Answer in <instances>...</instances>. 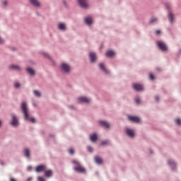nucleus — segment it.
<instances>
[{
    "label": "nucleus",
    "mask_w": 181,
    "mask_h": 181,
    "mask_svg": "<svg viewBox=\"0 0 181 181\" xmlns=\"http://www.w3.org/2000/svg\"><path fill=\"white\" fill-rule=\"evenodd\" d=\"M33 105H34L35 107H36V104L33 103Z\"/></svg>",
    "instance_id": "nucleus-45"
},
{
    "label": "nucleus",
    "mask_w": 181,
    "mask_h": 181,
    "mask_svg": "<svg viewBox=\"0 0 181 181\" xmlns=\"http://www.w3.org/2000/svg\"><path fill=\"white\" fill-rule=\"evenodd\" d=\"M89 58H90L91 63H94L97 59V55L94 52H90Z\"/></svg>",
    "instance_id": "nucleus-10"
},
{
    "label": "nucleus",
    "mask_w": 181,
    "mask_h": 181,
    "mask_svg": "<svg viewBox=\"0 0 181 181\" xmlns=\"http://www.w3.org/2000/svg\"><path fill=\"white\" fill-rule=\"evenodd\" d=\"M30 4L34 6H40V3L37 0H30Z\"/></svg>",
    "instance_id": "nucleus-20"
},
{
    "label": "nucleus",
    "mask_w": 181,
    "mask_h": 181,
    "mask_svg": "<svg viewBox=\"0 0 181 181\" xmlns=\"http://www.w3.org/2000/svg\"><path fill=\"white\" fill-rule=\"evenodd\" d=\"M168 20L170 23H173V21H175V15L172 13V11L168 12Z\"/></svg>",
    "instance_id": "nucleus-14"
},
{
    "label": "nucleus",
    "mask_w": 181,
    "mask_h": 181,
    "mask_svg": "<svg viewBox=\"0 0 181 181\" xmlns=\"http://www.w3.org/2000/svg\"><path fill=\"white\" fill-rule=\"evenodd\" d=\"M108 144V141H104L101 142V145H107Z\"/></svg>",
    "instance_id": "nucleus-35"
},
{
    "label": "nucleus",
    "mask_w": 181,
    "mask_h": 181,
    "mask_svg": "<svg viewBox=\"0 0 181 181\" xmlns=\"http://www.w3.org/2000/svg\"><path fill=\"white\" fill-rule=\"evenodd\" d=\"M90 139L91 141V142H95V141H97V139H98L97 134H90Z\"/></svg>",
    "instance_id": "nucleus-17"
},
{
    "label": "nucleus",
    "mask_w": 181,
    "mask_h": 181,
    "mask_svg": "<svg viewBox=\"0 0 181 181\" xmlns=\"http://www.w3.org/2000/svg\"><path fill=\"white\" fill-rule=\"evenodd\" d=\"M26 70L28 74H30V76H35V70H33V69L27 68Z\"/></svg>",
    "instance_id": "nucleus-22"
},
{
    "label": "nucleus",
    "mask_w": 181,
    "mask_h": 181,
    "mask_svg": "<svg viewBox=\"0 0 181 181\" xmlns=\"http://www.w3.org/2000/svg\"><path fill=\"white\" fill-rule=\"evenodd\" d=\"M10 181H16V180L15 178L11 177L10 178Z\"/></svg>",
    "instance_id": "nucleus-40"
},
{
    "label": "nucleus",
    "mask_w": 181,
    "mask_h": 181,
    "mask_svg": "<svg viewBox=\"0 0 181 181\" xmlns=\"http://www.w3.org/2000/svg\"><path fill=\"white\" fill-rule=\"evenodd\" d=\"M149 78L150 80H155V76H153V74H151L149 75Z\"/></svg>",
    "instance_id": "nucleus-32"
},
{
    "label": "nucleus",
    "mask_w": 181,
    "mask_h": 181,
    "mask_svg": "<svg viewBox=\"0 0 181 181\" xmlns=\"http://www.w3.org/2000/svg\"><path fill=\"white\" fill-rule=\"evenodd\" d=\"M10 69H13L14 70H21V66L18 65H11Z\"/></svg>",
    "instance_id": "nucleus-25"
},
{
    "label": "nucleus",
    "mask_w": 181,
    "mask_h": 181,
    "mask_svg": "<svg viewBox=\"0 0 181 181\" xmlns=\"http://www.w3.org/2000/svg\"><path fill=\"white\" fill-rule=\"evenodd\" d=\"M84 22L86 25H91V23H93V18H91L90 16H88V17H86L84 18Z\"/></svg>",
    "instance_id": "nucleus-13"
},
{
    "label": "nucleus",
    "mask_w": 181,
    "mask_h": 181,
    "mask_svg": "<svg viewBox=\"0 0 181 181\" xmlns=\"http://www.w3.org/2000/svg\"><path fill=\"white\" fill-rule=\"evenodd\" d=\"M58 28L60 29V30H66V24L60 23L58 24Z\"/></svg>",
    "instance_id": "nucleus-21"
},
{
    "label": "nucleus",
    "mask_w": 181,
    "mask_h": 181,
    "mask_svg": "<svg viewBox=\"0 0 181 181\" xmlns=\"http://www.w3.org/2000/svg\"><path fill=\"white\" fill-rule=\"evenodd\" d=\"M30 180H32V177H29L27 179V181H30Z\"/></svg>",
    "instance_id": "nucleus-42"
},
{
    "label": "nucleus",
    "mask_w": 181,
    "mask_h": 181,
    "mask_svg": "<svg viewBox=\"0 0 181 181\" xmlns=\"http://www.w3.org/2000/svg\"><path fill=\"white\" fill-rule=\"evenodd\" d=\"M157 45L158 46L159 49H160V50H162L163 52H166V50H168V47L166 46L165 42H163L162 41H158L157 42Z\"/></svg>",
    "instance_id": "nucleus-5"
},
{
    "label": "nucleus",
    "mask_w": 181,
    "mask_h": 181,
    "mask_svg": "<svg viewBox=\"0 0 181 181\" xmlns=\"http://www.w3.org/2000/svg\"><path fill=\"white\" fill-rule=\"evenodd\" d=\"M37 180H38V181H46V180H45V178H43V177H37Z\"/></svg>",
    "instance_id": "nucleus-33"
},
{
    "label": "nucleus",
    "mask_w": 181,
    "mask_h": 181,
    "mask_svg": "<svg viewBox=\"0 0 181 181\" xmlns=\"http://www.w3.org/2000/svg\"><path fill=\"white\" fill-rule=\"evenodd\" d=\"M14 87L15 88H19V87H21V84L19 83H16L14 84Z\"/></svg>",
    "instance_id": "nucleus-31"
},
{
    "label": "nucleus",
    "mask_w": 181,
    "mask_h": 181,
    "mask_svg": "<svg viewBox=\"0 0 181 181\" xmlns=\"http://www.w3.org/2000/svg\"><path fill=\"white\" fill-rule=\"evenodd\" d=\"M33 93L35 97H40L41 95L40 92H39L38 90H33Z\"/></svg>",
    "instance_id": "nucleus-27"
},
{
    "label": "nucleus",
    "mask_w": 181,
    "mask_h": 181,
    "mask_svg": "<svg viewBox=\"0 0 181 181\" xmlns=\"http://www.w3.org/2000/svg\"><path fill=\"white\" fill-rule=\"evenodd\" d=\"M128 118H129V121H132V122H136V124L141 122V119L138 117L129 116Z\"/></svg>",
    "instance_id": "nucleus-8"
},
{
    "label": "nucleus",
    "mask_w": 181,
    "mask_h": 181,
    "mask_svg": "<svg viewBox=\"0 0 181 181\" xmlns=\"http://www.w3.org/2000/svg\"><path fill=\"white\" fill-rule=\"evenodd\" d=\"M62 70L64 71V73H69L70 71V66L66 63H62L61 65Z\"/></svg>",
    "instance_id": "nucleus-6"
},
{
    "label": "nucleus",
    "mask_w": 181,
    "mask_h": 181,
    "mask_svg": "<svg viewBox=\"0 0 181 181\" xmlns=\"http://www.w3.org/2000/svg\"><path fill=\"white\" fill-rule=\"evenodd\" d=\"M87 149H88V152H93V148H91V146H88Z\"/></svg>",
    "instance_id": "nucleus-36"
},
{
    "label": "nucleus",
    "mask_w": 181,
    "mask_h": 181,
    "mask_svg": "<svg viewBox=\"0 0 181 181\" xmlns=\"http://www.w3.org/2000/svg\"><path fill=\"white\" fill-rule=\"evenodd\" d=\"M21 110L23 114L24 115L25 119L27 121H30V122L34 124V122H35V117H30L29 116V110H28V106L25 102H23L21 104Z\"/></svg>",
    "instance_id": "nucleus-1"
},
{
    "label": "nucleus",
    "mask_w": 181,
    "mask_h": 181,
    "mask_svg": "<svg viewBox=\"0 0 181 181\" xmlns=\"http://www.w3.org/2000/svg\"><path fill=\"white\" fill-rule=\"evenodd\" d=\"M78 4L81 8L83 9H87L88 8V4H87V0H78Z\"/></svg>",
    "instance_id": "nucleus-4"
},
{
    "label": "nucleus",
    "mask_w": 181,
    "mask_h": 181,
    "mask_svg": "<svg viewBox=\"0 0 181 181\" xmlns=\"http://www.w3.org/2000/svg\"><path fill=\"white\" fill-rule=\"evenodd\" d=\"M165 8H167V9H170V4L169 3L165 4Z\"/></svg>",
    "instance_id": "nucleus-34"
},
{
    "label": "nucleus",
    "mask_w": 181,
    "mask_h": 181,
    "mask_svg": "<svg viewBox=\"0 0 181 181\" xmlns=\"http://www.w3.org/2000/svg\"><path fill=\"white\" fill-rule=\"evenodd\" d=\"M135 102L137 104H139L141 103V99L139 98V97H137V98H135Z\"/></svg>",
    "instance_id": "nucleus-29"
},
{
    "label": "nucleus",
    "mask_w": 181,
    "mask_h": 181,
    "mask_svg": "<svg viewBox=\"0 0 181 181\" xmlns=\"http://www.w3.org/2000/svg\"><path fill=\"white\" fill-rule=\"evenodd\" d=\"M126 134L129 136L130 138H134L135 133H134V130L131 129H126Z\"/></svg>",
    "instance_id": "nucleus-12"
},
{
    "label": "nucleus",
    "mask_w": 181,
    "mask_h": 181,
    "mask_svg": "<svg viewBox=\"0 0 181 181\" xmlns=\"http://www.w3.org/2000/svg\"><path fill=\"white\" fill-rule=\"evenodd\" d=\"M7 4H8V1H3V5L6 6Z\"/></svg>",
    "instance_id": "nucleus-38"
},
{
    "label": "nucleus",
    "mask_w": 181,
    "mask_h": 181,
    "mask_svg": "<svg viewBox=\"0 0 181 181\" xmlns=\"http://www.w3.org/2000/svg\"><path fill=\"white\" fill-rule=\"evenodd\" d=\"M24 155L26 156V158H29L30 156V152L29 151V149H24Z\"/></svg>",
    "instance_id": "nucleus-24"
},
{
    "label": "nucleus",
    "mask_w": 181,
    "mask_h": 181,
    "mask_svg": "<svg viewBox=\"0 0 181 181\" xmlns=\"http://www.w3.org/2000/svg\"><path fill=\"white\" fill-rule=\"evenodd\" d=\"M4 43V40H2V38L0 37V44Z\"/></svg>",
    "instance_id": "nucleus-41"
},
{
    "label": "nucleus",
    "mask_w": 181,
    "mask_h": 181,
    "mask_svg": "<svg viewBox=\"0 0 181 181\" xmlns=\"http://www.w3.org/2000/svg\"><path fill=\"white\" fill-rule=\"evenodd\" d=\"M69 153H70L71 155H74V149L70 148L69 150Z\"/></svg>",
    "instance_id": "nucleus-30"
},
{
    "label": "nucleus",
    "mask_w": 181,
    "mask_h": 181,
    "mask_svg": "<svg viewBox=\"0 0 181 181\" xmlns=\"http://www.w3.org/2000/svg\"><path fill=\"white\" fill-rule=\"evenodd\" d=\"M156 35H160V30H156Z\"/></svg>",
    "instance_id": "nucleus-37"
},
{
    "label": "nucleus",
    "mask_w": 181,
    "mask_h": 181,
    "mask_svg": "<svg viewBox=\"0 0 181 181\" xmlns=\"http://www.w3.org/2000/svg\"><path fill=\"white\" fill-rule=\"evenodd\" d=\"M11 117H12V120L11 122V124L13 125V127L18 126V119L16 118V116H15V115H12Z\"/></svg>",
    "instance_id": "nucleus-9"
},
{
    "label": "nucleus",
    "mask_w": 181,
    "mask_h": 181,
    "mask_svg": "<svg viewBox=\"0 0 181 181\" xmlns=\"http://www.w3.org/2000/svg\"><path fill=\"white\" fill-rule=\"evenodd\" d=\"M158 22V18L153 17L150 19V23H156Z\"/></svg>",
    "instance_id": "nucleus-26"
},
{
    "label": "nucleus",
    "mask_w": 181,
    "mask_h": 181,
    "mask_svg": "<svg viewBox=\"0 0 181 181\" xmlns=\"http://www.w3.org/2000/svg\"><path fill=\"white\" fill-rule=\"evenodd\" d=\"M2 125V122L0 120V127Z\"/></svg>",
    "instance_id": "nucleus-44"
},
{
    "label": "nucleus",
    "mask_w": 181,
    "mask_h": 181,
    "mask_svg": "<svg viewBox=\"0 0 181 181\" xmlns=\"http://www.w3.org/2000/svg\"><path fill=\"white\" fill-rule=\"evenodd\" d=\"M78 103H85L86 104H88L90 103V99L86 97H81L78 98Z\"/></svg>",
    "instance_id": "nucleus-11"
},
{
    "label": "nucleus",
    "mask_w": 181,
    "mask_h": 181,
    "mask_svg": "<svg viewBox=\"0 0 181 181\" xmlns=\"http://www.w3.org/2000/svg\"><path fill=\"white\" fill-rule=\"evenodd\" d=\"M35 172L39 173V172H44L45 177H50L52 175H53V173L52 172V170H47L46 168V165H40L35 168Z\"/></svg>",
    "instance_id": "nucleus-2"
},
{
    "label": "nucleus",
    "mask_w": 181,
    "mask_h": 181,
    "mask_svg": "<svg viewBox=\"0 0 181 181\" xmlns=\"http://www.w3.org/2000/svg\"><path fill=\"white\" fill-rule=\"evenodd\" d=\"M115 55V52L112 50H109L106 52L105 56L106 57H112V56Z\"/></svg>",
    "instance_id": "nucleus-16"
},
{
    "label": "nucleus",
    "mask_w": 181,
    "mask_h": 181,
    "mask_svg": "<svg viewBox=\"0 0 181 181\" xmlns=\"http://www.w3.org/2000/svg\"><path fill=\"white\" fill-rule=\"evenodd\" d=\"M99 68L100 69V70H102V71H103V73H105V74H108L109 71L108 70H107V69L104 66V64L103 63L99 64Z\"/></svg>",
    "instance_id": "nucleus-15"
},
{
    "label": "nucleus",
    "mask_w": 181,
    "mask_h": 181,
    "mask_svg": "<svg viewBox=\"0 0 181 181\" xmlns=\"http://www.w3.org/2000/svg\"><path fill=\"white\" fill-rule=\"evenodd\" d=\"M155 100H156V101H157V102L159 101V97L156 96Z\"/></svg>",
    "instance_id": "nucleus-39"
},
{
    "label": "nucleus",
    "mask_w": 181,
    "mask_h": 181,
    "mask_svg": "<svg viewBox=\"0 0 181 181\" xmlns=\"http://www.w3.org/2000/svg\"><path fill=\"white\" fill-rule=\"evenodd\" d=\"M95 162L98 165H101V163H103V158L99 156H96L95 157Z\"/></svg>",
    "instance_id": "nucleus-19"
},
{
    "label": "nucleus",
    "mask_w": 181,
    "mask_h": 181,
    "mask_svg": "<svg viewBox=\"0 0 181 181\" xmlns=\"http://www.w3.org/2000/svg\"><path fill=\"white\" fill-rule=\"evenodd\" d=\"M175 122L177 125H181V120L179 118L175 119Z\"/></svg>",
    "instance_id": "nucleus-28"
},
{
    "label": "nucleus",
    "mask_w": 181,
    "mask_h": 181,
    "mask_svg": "<svg viewBox=\"0 0 181 181\" xmlns=\"http://www.w3.org/2000/svg\"><path fill=\"white\" fill-rule=\"evenodd\" d=\"M72 163L75 165V167L74 168L75 172H78V173H86V168H84L78 160H72Z\"/></svg>",
    "instance_id": "nucleus-3"
},
{
    "label": "nucleus",
    "mask_w": 181,
    "mask_h": 181,
    "mask_svg": "<svg viewBox=\"0 0 181 181\" xmlns=\"http://www.w3.org/2000/svg\"><path fill=\"white\" fill-rule=\"evenodd\" d=\"M168 165H170V166H171V168H175L176 167V163H175V161H173V160H168Z\"/></svg>",
    "instance_id": "nucleus-23"
},
{
    "label": "nucleus",
    "mask_w": 181,
    "mask_h": 181,
    "mask_svg": "<svg viewBox=\"0 0 181 181\" xmlns=\"http://www.w3.org/2000/svg\"><path fill=\"white\" fill-rule=\"evenodd\" d=\"M30 169H32V167L30 166L28 167V170H30Z\"/></svg>",
    "instance_id": "nucleus-43"
},
{
    "label": "nucleus",
    "mask_w": 181,
    "mask_h": 181,
    "mask_svg": "<svg viewBox=\"0 0 181 181\" xmlns=\"http://www.w3.org/2000/svg\"><path fill=\"white\" fill-rule=\"evenodd\" d=\"M100 124L102 127H105V128H110V123L105 121H100Z\"/></svg>",
    "instance_id": "nucleus-18"
},
{
    "label": "nucleus",
    "mask_w": 181,
    "mask_h": 181,
    "mask_svg": "<svg viewBox=\"0 0 181 181\" xmlns=\"http://www.w3.org/2000/svg\"><path fill=\"white\" fill-rule=\"evenodd\" d=\"M132 87L136 91H142L144 90V86L141 84L134 83Z\"/></svg>",
    "instance_id": "nucleus-7"
}]
</instances>
